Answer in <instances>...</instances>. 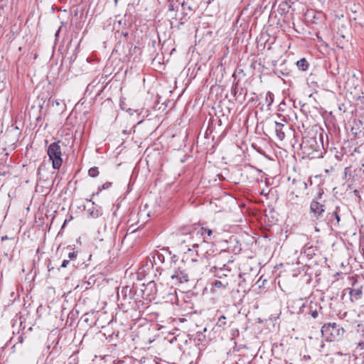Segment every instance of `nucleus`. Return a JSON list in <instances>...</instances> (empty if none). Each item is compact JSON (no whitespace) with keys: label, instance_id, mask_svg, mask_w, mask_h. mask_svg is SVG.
<instances>
[{"label":"nucleus","instance_id":"obj_26","mask_svg":"<svg viewBox=\"0 0 364 364\" xmlns=\"http://www.w3.org/2000/svg\"><path fill=\"white\" fill-rule=\"evenodd\" d=\"M232 93L233 95H236V87H235V88H233V89L232 90Z\"/></svg>","mask_w":364,"mask_h":364},{"label":"nucleus","instance_id":"obj_31","mask_svg":"<svg viewBox=\"0 0 364 364\" xmlns=\"http://www.w3.org/2000/svg\"><path fill=\"white\" fill-rule=\"evenodd\" d=\"M161 256H162L161 254H158L157 255V257H158L159 259H160Z\"/></svg>","mask_w":364,"mask_h":364},{"label":"nucleus","instance_id":"obj_7","mask_svg":"<svg viewBox=\"0 0 364 364\" xmlns=\"http://www.w3.org/2000/svg\"><path fill=\"white\" fill-rule=\"evenodd\" d=\"M143 297L146 299H154L157 293L156 284L154 282H151L146 284L144 289L142 290Z\"/></svg>","mask_w":364,"mask_h":364},{"label":"nucleus","instance_id":"obj_8","mask_svg":"<svg viewBox=\"0 0 364 364\" xmlns=\"http://www.w3.org/2000/svg\"><path fill=\"white\" fill-rule=\"evenodd\" d=\"M310 210L311 213H314V217L318 219L322 217L325 211V206L319 202L313 200L311 203Z\"/></svg>","mask_w":364,"mask_h":364},{"label":"nucleus","instance_id":"obj_4","mask_svg":"<svg viewBox=\"0 0 364 364\" xmlns=\"http://www.w3.org/2000/svg\"><path fill=\"white\" fill-rule=\"evenodd\" d=\"M60 141L51 143L47 149V154L52 161V167L54 169H60L63 164L61 147Z\"/></svg>","mask_w":364,"mask_h":364},{"label":"nucleus","instance_id":"obj_28","mask_svg":"<svg viewBox=\"0 0 364 364\" xmlns=\"http://www.w3.org/2000/svg\"><path fill=\"white\" fill-rule=\"evenodd\" d=\"M348 170H349V168H348V167L345 168V171L344 172H345L346 175L347 174Z\"/></svg>","mask_w":364,"mask_h":364},{"label":"nucleus","instance_id":"obj_30","mask_svg":"<svg viewBox=\"0 0 364 364\" xmlns=\"http://www.w3.org/2000/svg\"><path fill=\"white\" fill-rule=\"evenodd\" d=\"M60 28H59V29L58 30V31L56 32V33H55V36H56L58 35V33H59V32H60Z\"/></svg>","mask_w":364,"mask_h":364},{"label":"nucleus","instance_id":"obj_9","mask_svg":"<svg viewBox=\"0 0 364 364\" xmlns=\"http://www.w3.org/2000/svg\"><path fill=\"white\" fill-rule=\"evenodd\" d=\"M232 321H228L226 316L224 315L220 316L214 327L215 332L225 331L230 326Z\"/></svg>","mask_w":364,"mask_h":364},{"label":"nucleus","instance_id":"obj_17","mask_svg":"<svg viewBox=\"0 0 364 364\" xmlns=\"http://www.w3.org/2000/svg\"><path fill=\"white\" fill-rule=\"evenodd\" d=\"M131 293V289L129 287H124L122 289L120 292L117 293V298L119 299L120 296H122V299L125 300L127 297V293Z\"/></svg>","mask_w":364,"mask_h":364},{"label":"nucleus","instance_id":"obj_1","mask_svg":"<svg viewBox=\"0 0 364 364\" xmlns=\"http://www.w3.org/2000/svg\"><path fill=\"white\" fill-rule=\"evenodd\" d=\"M213 234V230L194 225L191 228L188 232L186 233V238L182 240V244L188 243L186 247L188 252L192 250L191 248L192 247L198 256H205V255L208 252L205 253L203 252V246L207 245L205 240L212 239Z\"/></svg>","mask_w":364,"mask_h":364},{"label":"nucleus","instance_id":"obj_12","mask_svg":"<svg viewBox=\"0 0 364 364\" xmlns=\"http://www.w3.org/2000/svg\"><path fill=\"white\" fill-rule=\"evenodd\" d=\"M95 203L92 202V206L91 208H87V213L88 218H97L102 215V209L101 208H97L94 206Z\"/></svg>","mask_w":364,"mask_h":364},{"label":"nucleus","instance_id":"obj_20","mask_svg":"<svg viewBox=\"0 0 364 364\" xmlns=\"http://www.w3.org/2000/svg\"><path fill=\"white\" fill-rule=\"evenodd\" d=\"M168 4V11H173L175 10L174 9V0H167Z\"/></svg>","mask_w":364,"mask_h":364},{"label":"nucleus","instance_id":"obj_32","mask_svg":"<svg viewBox=\"0 0 364 364\" xmlns=\"http://www.w3.org/2000/svg\"><path fill=\"white\" fill-rule=\"evenodd\" d=\"M362 166L364 167V163L362 164Z\"/></svg>","mask_w":364,"mask_h":364},{"label":"nucleus","instance_id":"obj_19","mask_svg":"<svg viewBox=\"0 0 364 364\" xmlns=\"http://www.w3.org/2000/svg\"><path fill=\"white\" fill-rule=\"evenodd\" d=\"M88 174L90 177H97L99 175V171L97 167H92L88 171Z\"/></svg>","mask_w":364,"mask_h":364},{"label":"nucleus","instance_id":"obj_25","mask_svg":"<svg viewBox=\"0 0 364 364\" xmlns=\"http://www.w3.org/2000/svg\"><path fill=\"white\" fill-rule=\"evenodd\" d=\"M73 220V216H72V215H70L68 218H66V219L65 220V221H64V223H63V225H62V228H63L65 226V225H66L68 222H70V220Z\"/></svg>","mask_w":364,"mask_h":364},{"label":"nucleus","instance_id":"obj_13","mask_svg":"<svg viewBox=\"0 0 364 364\" xmlns=\"http://www.w3.org/2000/svg\"><path fill=\"white\" fill-rule=\"evenodd\" d=\"M285 125L282 123L275 122V132L277 138L282 141L285 138V132L284 131Z\"/></svg>","mask_w":364,"mask_h":364},{"label":"nucleus","instance_id":"obj_6","mask_svg":"<svg viewBox=\"0 0 364 364\" xmlns=\"http://www.w3.org/2000/svg\"><path fill=\"white\" fill-rule=\"evenodd\" d=\"M228 274L223 273L221 274H218V279H215L213 284V288L214 289H226L229 288L230 283L232 281V274L230 273V270H225Z\"/></svg>","mask_w":364,"mask_h":364},{"label":"nucleus","instance_id":"obj_29","mask_svg":"<svg viewBox=\"0 0 364 364\" xmlns=\"http://www.w3.org/2000/svg\"><path fill=\"white\" fill-rule=\"evenodd\" d=\"M6 239H7V236H3V237H1V240H6Z\"/></svg>","mask_w":364,"mask_h":364},{"label":"nucleus","instance_id":"obj_11","mask_svg":"<svg viewBox=\"0 0 364 364\" xmlns=\"http://www.w3.org/2000/svg\"><path fill=\"white\" fill-rule=\"evenodd\" d=\"M339 211L340 207L336 206L335 210H333L332 213H328L327 215V220L334 225H338L341 220Z\"/></svg>","mask_w":364,"mask_h":364},{"label":"nucleus","instance_id":"obj_22","mask_svg":"<svg viewBox=\"0 0 364 364\" xmlns=\"http://www.w3.org/2000/svg\"><path fill=\"white\" fill-rule=\"evenodd\" d=\"M70 262V260L68 259H65L61 265H60V268H65L68 264Z\"/></svg>","mask_w":364,"mask_h":364},{"label":"nucleus","instance_id":"obj_24","mask_svg":"<svg viewBox=\"0 0 364 364\" xmlns=\"http://www.w3.org/2000/svg\"><path fill=\"white\" fill-rule=\"evenodd\" d=\"M112 183L110 182H106L102 186V189H107L109 187H111Z\"/></svg>","mask_w":364,"mask_h":364},{"label":"nucleus","instance_id":"obj_3","mask_svg":"<svg viewBox=\"0 0 364 364\" xmlns=\"http://www.w3.org/2000/svg\"><path fill=\"white\" fill-rule=\"evenodd\" d=\"M321 331L322 336L328 342L341 340L345 333L344 328L335 322L324 323Z\"/></svg>","mask_w":364,"mask_h":364},{"label":"nucleus","instance_id":"obj_2","mask_svg":"<svg viewBox=\"0 0 364 364\" xmlns=\"http://www.w3.org/2000/svg\"><path fill=\"white\" fill-rule=\"evenodd\" d=\"M193 264H183L176 269L171 278L176 283L188 282L190 279L197 280L203 274L201 264L195 259H192Z\"/></svg>","mask_w":364,"mask_h":364},{"label":"nucleus","instance_id":"obj_14","mask_svg":"<svg viewBox=\"0 0 364 364\" xmlns=\"http://www.w3.org/2000/svg\"><path fill=\"white\" fill-rule=\"evenodd\" d=\"M239 277H240V279H241V281L239 283V286L241 287L242 288H245V284L247 283V282H250L252 280V275L250 274H246V273H244V274H239Z\"/></svg>","mask_w":364,"mask_h":364},{"label":"nucleus","instance_id":"obj_15","mask_svg":"<svg viewBox=\"0 0 364 364\" xmlns=\"http://www.w3.org/2000/svg\"><path fill=\"white\" fill-rule=\"evenodd\" d=\"M296 65L299 70L302 71H306L308 70L309 64L306 60V58H301L297 61Z\"/></svg>","mask_w":364,"mask_h":364},{"label":"nucleus","instance_id":"obj_21","mask_svg":"<svg viewBox=\"0 0 364 364\" xmlns=\"http://www.w3.org/2000/svg\"><path fill=\"white\" fill-rule=\"evenodd\" d=\"M309 314L314 318H316L318 316V311H316V309H313V307L311 306H310V311H309Z\"/></svg>","mask_w":364,"mask_h":364},{"label":"nucleus","instance_id":"obj_23","mask_svg":"<svg viewBox=\"0 0 364 364\" xmlns=\"http://www.w3.org/2000/svg\"><path fill=\"white\" fill-rule=\"evenodd\" d=\"M356 349L363 350L364 349V341H360L357 344Z\"/></svg>","mask_w":364,"mask_h":364},{"label":"nucleus","instance_id":"obj_27","mask_svg":"<svg viewBox=\"0 0 364 364\" xmlns=\"http://www.w3.org/2000/svg\"><path fill=\"white\" fill-rule=\"evenodd\" d=\"M261 278H262V277H260V278H259V280L257 282V283H256V284H258V287H259V288H261V287H262V285L259 284V282H260Z\"/></svg>","mask_w":364,"mask_h":364},{"label":"nucleus","instance_id":"obj_5","mask_svg":"<svg viewBox=\"0 0 364 364\" xmlns=\"http://www.w3.org/2000/svg\"><path fill=\"white\" fill-rule=\"evenodd\" d=\"M351 282V288H349L350 299L352 302L360 299L363 295V282L362 279L358 276L349 278Z\"/></svg>","mask_w":364,"mask_h":364},{"label":"nucleus","instance_id":"obj_18","mask_svg":"<svg viewBox=\"0 0 364 364\" xmlns=\"http://www.w3.org/2000/svg\"><path fill=\"white\" fill-rule=\"evenodd\" d=\"M265 102L267 103V106L269 109V107L274 102V95L271 92H267L266 93Z\"/></svg>","mask_w":364,"mask_h":364},{"label":"nucleus","instance_id":"obj_16","mask_svg":"<svg viewBox=\"0 0 364 364\" xmlns=\"http://www.w3.org/2000/svg\"><path fill=\"white\" fill-rule=\"evenodd\" d=\"M66 250L68 251V259L69 260H75L77 256V252L75 250L73 247L71 246H68L66 247Z\"/></svg>","mask_w":364,"mask_h":364},{"label":"nucleus","instance_id":"obj_10","mask_svg":"<svg viewBox=\"0 0 364 364\" xmlns=\"http://www.w3.org/2000/svg\"><path fill=\"white\" fill-rule=\"evenodd\" d=\"M292 183L296 196L307 189V183L304 181L294 179Z\"/></svg>","mask_w":364,"mask_h":364}]
</instances>
